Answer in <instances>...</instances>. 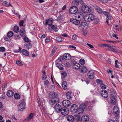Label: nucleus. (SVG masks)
<instances>
[{
    "label": "nucleus",
    "instance_id": "nucleus-30",
    "mask_svg": "<svg viewBox=\"0 0 122 122\" xmlns=\"http://www.w3.org/2000/svg\"><path fill=\"white\" fill-rule=\"evenodd\" d=\"M56 66L60 70H62L63 68V66L61 63H56Z\"/></svg>",
    "mask_w": 122,
    "mask_h": 122
},
{
    "label": "nucleus",
    "instance_id": "nucleus-54",
    "mask_svg": "<svg viewBox=\"0 0 122 122\" xmlns=\"http://www.w3.org/2000/svg\"><path fill=\"white\" fill-rule=\"evenodd\" d=\"M50 41V38L48 37H46L45 40V42L46 43L49 42Z\"/></svg>",
    "mask_w": 122,
    "mask_h": 122
},
{
    "label": "nucleus",
    "instance_id": "nucleus-4",
    "mask_svg": "<svg viewBox=\"0 0 122 122\" xmlns=\"http://www.w3.org/2000/svg\"><path fill=\"white\" fill-rule=\"evenodd\" d=\"M88 27V25L87 23L85 22H81L79 25L78 28L80 30H83L86 29Z\"/></svg>",
    "mask_w": 122,
    "mask_h": 122
},
{
    "label": "nucleus",
    "instance_id": "nucleus-36",
    "mask_svg": "<svg viewBox=\"0 0 122 122\" xmlns=\"http://www.w3.org/2000/svg\"><path fill=\"white\" fill-rule=\"evenodd\" d=\"M7 36L8 37L10 38L13 36V32L10 31L7 34Z\"/></svg>",
    "mask_w": 122,
    "mask_h": 122
},
{
    "label": "nucleus",
    "instance_id": "nucleus-10",
    "mask_svg": "<svg viewBox=\"0 0 122 122\" xmlns=\"http://www.w3.org/2000/svg\"><path fill=\"white\" fill-rule=\"evenodd\" d=\"M62 108L61 106L58 103L56 104L54 106L55 111L57 113L60 112Z\"/></svg>",
    "mask_w": 122,
    "mask_h": 122
},
{
    "label": "nucleus",
    "instance_id": "nucleus-3",
    "mask_svg": "<svg viewBox=\"0 0 122 122\" xmlns=\"http://www.w3.org/2000/svg\"><path fill=\"white\" fill-rule=\"evenodd\" d=\"M82 11L84 13H87L91 11L90 8L87 5H83L81 8Z\"/></svg>",
    "mask_w": 122,
    "mask_h": 122
},
{
    "label": "nucleus",
    "instance_id": "nucleus-38",
    "mask_svg": "<svg viewBox=\"0 0 122 122\" xmlns=\"http://www.w3.org/2000/svg\"><path fill=\"white\" fill-rule=\"evenodd\" d=\"M52 29L54 30V31L56 32L58 30V29L57 26L54 25H52V26H51Z\"/></svg>",
    "mask_w": 122,
    "mask_h": 122
},
{
    "label": "nucleus",
    "instance_id": "nucleus-13",
    "mask_svg": "<svg viewBox=\"0 0 122 122\" xmlns=\"http://www.w3.org/2000/svg\"><path fill=\"white\" fill-rule=\"evenodd\" d=\"M80 72L82 73H85L87 71V69L85 66L82 65L80 66Z\"/></svg>",
    "mask_w": 122,
    "mask_h": 122
},
{
    "label": "nucleus",
    "instance_id": "nucleus-42",
    "mask_svg": "<svg viewBox=\"0 0 122 122\" xmlns=\"http://www.w3.org/2000/svg\"><path fill=\"white\" fill-rule=\"evenodd\" d=\"M56 48H53L50 54L51 56H52L54 55L56 50Z\"/></svg>",
    "mask_w": 122,
    "mask_h": 122
},
{
    "label": "nucleus",
    "instance_id": "nucleus-2",
    "mask_svg": "<svg viewBox=\"0 0 122 122\" xmlns=\"http://www.w3.org/2000/svg\"><path fill=\"white\" fill-rule=\"evenodd\" d=\"M59 101L58 98L51 99L49 100V103L51 107H53Z\"/></svg>",
    "mask_w": 122,
    "mask_h": 122
},
{
    "label": "nucleus",
    "instance_id": "nucleus-32",
    "mask_svg": "<svg viewBox=\"0 0 122 122\" xmlns=\"http://www.w3.org/2000/svg\"><path fill=\"white\" fill-rule=\"evenodd\" d=\"M34 114L33 113H31L27 117L26 120L27 121H29L33 118Z\"/></svg>",
    "mask_w": 122,
    "mask_h": 122
},
{
    "label": "nucleus",
    "instance_id": "nucleus-63",
    "mask_svg": "<svg viewBox=\"0 0 122 122\" xmlns=\"http://www.w3.org/2000/svg\"><path fill=\"white\" fill-rule=\"evenodd\" d=\"M107 18L109 20H111L112 18V17L110 15L107 17Z\"/></svg>",
    "mask_w": 122,
    "mask_h": 122
},
{
    "label": "nucleus",
    "instance_id": "nucleus-62",
    "mask_svg": "<svg viewBox=\"0 0 122 122\" xmlns=\"http://www.w3.org/2000/svg\"><path fill=\"white\" fill-rule=\"evenodd\" d=\"M100 1L103 3H105L107 2L108 0H100Z\"/></svg>",
    "mask_w": 122,
    "mask_h": 122
},
{
    "label": "nucleus",
    "instance_id": "nucleus-41",
    "mask_svg": "<svg viewBox=\"0 0 122 122\" xmlns=\"http://www.w3.org/2000/svg\"><path fill=\"white\" fill-rule=\"evenodd\" d=\"M62 78H64L66 76V72L63 71L61 73Z\"/></svg>",
    "mask_w": 122,
    "mask_h": 122
},
{
    "label": "nucleus",
    "instance_id": "nucleus-26",
    "mask_svg": "<svg viewBox=\"0 0 122 122\" xmlns=\"http://www.w3.org/2000/svg\"><path fill=\"white\" fill-rule=\"evenodd\" d=\"M110 102L111 104L113 105H114V95H111Z\"/></svg>",
    "mask_w": 122,
    "mask_h": 122
},
{
    "label": "nucleus",
    "instance_id": "nucleus-37",
    "mask_svg": "<svg viewBox=\"0 0 122 122\" xmlns=\"http://www.w3.org/2000/svg\"><path fill=\"white\" fill-rule=\"evenodd\" d=\"M14 98L16 99H19L20 98V95L18 93H15L14 95Z\"/></svg>",
    "mask_w": 122,
    "mask_h": 122
},
{
    "label": "nucleus",
    "instance_id": "nucleus-25",
    "mask_svg": "<svg viewBox=\"0 0 122 122\" xmlns=\"http://www.w3.org/2000/svg\"><path fill=\"white\" fill-rule=\"evenodd\" d=\"M74 3L78 6L79 5H81L83 3V1L82 0H74Z\"/></svg>",
    "mask_w": 122,
    "mask_h": 122
},
{
    "label": "nucleus",
    "instance_id": "nucleus-29",
    "mask_svg": "<svg viewBox=\"0 0 122 122\" xmlns=\"http://www.w3.org/2000/svg\"><path fill=\"white\" fill-rule=\"evenodd\" d=\"M14 93L13 91L11 90L8 91L7 93V95L9 97H11L12 96Z\"/></svg>",
    "mask_w": 122,
    "mask_h": 122
},
{
    "label": "nucleus",
    "instance_id": "nucleus-20",
    "mask_svg": "<svg viewBox=\"0 0 122 122\" xmlns=\"http://www.w3.org/2000/svg\"><path fill=\"white\" fill-rule=\"evenodd\" d=\"M81 122H88L89 121V117L86 115H84L81 118Z\"/></svg>",
    "mask_w": 122,
    "mask_h": 122
},
{
    "label": "nucleus",
    "instance_id": "nucleus-34",
    "mask_svg": "<svg viewBox=\"0 0 122 122\" xmlns=\"http://www.w3.org/2000/svg\"><path fill=\"white\" fill-rule=\"evenodd\" d=\"M20 34L22 37H24L25 36V30L23 29H21L20 30Z\"/></svg>",
    "mask_w": 122,
    "mask_h": 122
},
{
    "label": "nucleus",
    "instance_id": "nucleus-28",
    "mask_svg": "<svg viewBox=\"0 0 122 122\" xmlns=\"http://www.w3.org/2000/svg\"><path fill=\"white\" fill-rule=\"evenodd\" d=\"M64 58L66 60H69L71 58L70 55L68 53L65 54L64 55Z\"/></svg>",
    "mask_w": 122,
    "mask_h": 122
},
{
    "label": "nucleus",
    "instance_id": "nucleus-50",
    "mask_svg": "<svg viewBox=\"0 0 122 122\" xmlns=\"http://www.w3.org/2000/svg\"><path fill=\"white\" fill-rule=\"evenodd\" d=\"M115 27H116V30L118 31H119L120 30V25H116Z\"/></svg>",
    "mask_w": 122,
    "mask_h": 122
},
{
    "label": "nucleus",
    "instance_id": "nucleus-18",
    "mask_svg": "<svg viewBox=\"0 0 122 122\" xmlns=\"http://www.w3.org/2000/svg\"><path fill=\"white\" fill-rule=\"evenodd\" d=\"M87 75L89 78L91 79H93L94 77V72L92 71L88 72Z\"/></svg>",
    "mask_w": 122,
    "mask_h": 122
},
{
    "label": "nucleus",
    "instance_id": "nucleus-14",
    "mask_svg": "<svg viewBox=\"0 0 122 122\" xmlns=\"http://www.w3.org/2000/svg\"><path fill=\"white\" fill-rule=\"evenodd\" d=\"M60 112L62 115L66 116L68 114V111L67 109L65 108H62Z\"/></svg>",
    "mask_w": 122,
    "mask_h": 122
},
{
    "label": "nucleus",
    "instance_id": "nucleus-33",
    "mask_svg": "<svg viewBox=\"0 0 122 122\" xmlns=\"http://www.w3.org/2000/svg\"><path fill=\"white\" fill-rule=\"evenodd\" d=\"M21 52L24 55L28 56L29 55V52L25 49L22 50L21 51Z\"/></svg>",
    "mask_w": 122,
    "mask_h": 122
},
{
    "label": "nucleus",
    "instance_id": "nucleus-24",
    "mask_svg": "<svg viewBox=\"0 0 122 122\" xmlns=\"http://www.w3.org/2000/svg\"><path fill=\"white\" fill-rule=\"evenodd\" d=\"M67 120L69 122H73L74 120V117L71 115H68L67 117Z\"/></svg>",
    "mask_w": 122,
    "mask_h": 122
},
{
    "label": "nucleus",
    "instance_id": "nucleus-23",
    "mask_svg": "<svg viewBox=\"0 0 122 122\" xmlns=\"http://www.w3.org/2000/svg\"><path fill=\"white\" fill-rule=\"evenodd\" d=\"M94 7L97 12L101 14L102 13V9L99 7L95 5L94 6Z\"/></svg>",
    "mask_w": 122,
    "mask_h": 122
},
{
    "label": "nucleus",
    "instance_id": "nucleus-5",
    "mask_svg": "<svg viewBox=\"0 0 122 122\" xmlns=\"http://www.w3.org/2000/svg\"><path fill=\"white\" fill-rule=\"evenodd\" d=\"M78 110V106L76 104H73L71 106L70 109L72 113H74L77 112Z\"/></svg>",
    "mask_w": 122,
    "mask_h": 122
},
{
    "label": "nucleus",
    "instance_id": "nucleus-61",
    "mask_svg": "<svg viewBox=\"0 0 122 122\" xmlns=\"http://www.w3.org/2000/svg\"><path fill=\"white\" fill-rule=\"evenodd\" d=\"M86 45L88 46L89 47L92 48H94L93 46L91 44L88 43H87Z\"/></svg>",
    "mask_w": 122,
    "mask_h": 122
},
{
    "label": "nucleus",
    "instance_id": "nucleus-7",
    "mask_svg": "<svg viewBox=\"0 0 122 122\" xmlns=\"http://www.w3.org/2000/svg\"><path fill=\"white\" fill-rule=\"evenodd\" d=\"M86 107V104L85 103H82L80 105L79 107V110L78 111V114H81L83 112L84 110Z\"/></svg>",
    "mask_w": 122,
    "mask_h": 122
},
{
    "label": "nucleus",
    "instance_id": "nucleus-39",
    "mask_svg": "<svg viewBox=\"0 0 122 122\" xmlns=\"http://www.w3.org/2000/svg\"><path fill=\"white\" fill-rule=\"evenodd\" d=\"M14 30L15 32H18L19 30L18 26L17 25L15 26L14 28Z\"/></svg>",
    "mask_w": 122,
    "mask_h": 122
},
{
    "label": "nucleus",
    "instance_id": "nucleus-6",
    "mask_svg": "<svg viewBox=\"0 0 122 122\" xmlns=\"http://www.w3.org/2000/svg\"><path fill=\"white\" fill-rule=\"evenodd\" d=\"M94 17V15L92 14H90L86 16L84 19L86 21L90 22L93 20Z\"/></svg>",
    "mask_w": 122,
    "mask_h": 122
},
{
    "label": "nucleus",
    "instance_id": "nucleus-22",
    "mask_svg": "<svg viewBox=\"0 0 122 122\" xmlns=\"http://www.w3.org/2000/svg\"><path fill=\"white\" fill-rule=\"evenodd\" d=\"M80 65L77 62L74 63L73 65V68L75 70H78L80 69Z\"/></svg>",
    "mask_w": 122,
    "mask_h": 122
},
{
    "label": "nucleus",
    "instance_id": "nucleus-31",
    "mask_svg": "<svg viewBox=\"0 0 122 122\" xmlns=\"http://www.w3.org/2000/svg\"><path fill=\"white\" fill-rule=\"evenodd\" d=\"M62 86L64 90H66L67 88V83L66 81H64L62 84Z\"/></svg>",
    "mask_w": 122,
    "mask_h": 122
},
{
    "label": "nucleus",
    "instance_id": "nucleus-53",
    "mask_svg": "<svg viewBox=\"0 0 122 122\" xmlns=\"http://www.w3.org/2000/svg\"><path fill=\"white\" fill-rule=\"evenodd\" d=\"M5 51V48L3 47H0V51L1 52H4Z\"/></svg>",
    "mask_w": 122,
    "mask_h": 122
},
{
    "label": "nucleus",
    "instance_id": "nucleus-11",
    "mask_svg": "<svg viewBox=\"0 0 122 122\" xmlns=\"http://www.w3.org/2000/svg\"><path fill=\"white\" fill-rule=\"evenodd\" d=\"M25 103L24 102L20 103L18 106V108L20 111H22L25 109Z\"/></svg>",
    "mask_w": 122,
    "mask_h": 122
},
{
    "label": "nucleus",
    "instance_id": "nucleus-51",
    "mask_svg": "<svg viewBox=\"0 0 122 122\" xmlns=\"http://www.w3.org/2000/svg\"><path fill=\"white\" fill-rule=\"evenodd\" d=\"M93 20L94 23L95 24H97L99 21V20L98 19L95 18H94V20Z\"/></svg>",
    "mask_w": 122,
    "mask_h": 122
},
{
    "label": "nucleus",
    "instance_id": "nucleus-44",
    "mask_svg": "<svg viewBox=\"0 0 122 122\" xmlns=\"http://www.w3.org/2000/svg\"><path fill=\"white\" fill-rule=\"evenodd\" d=\"M97 82L98 84H100V85L103 83L102 80L99 79L97 80Z\"/></svg>",
    "mask_w": 122,
    "mask_h": 122
},
{
    "label": "nucleus",
    "instance_id": "nucleus-64",
    "mask_svg": "<svg viewBox=\"0 0 122 122\" xmlns=\"http://www.w3.org/2000/svg\"><path fill=\"white\" fill-rule=\"evenodd\" d=\"M108 122H114V120L112 119H109L108 121Z\"/></svg>",
    "mask_w": 122,
    "mask_h": 122
},
{
    "label": "nucleus",
    "instance_id": "nucleus-15",
    "mask_svg": "<svg viewBox=\"0 0 122 122\" xmlns=\"http://www.w3.org/2000/svg\"><path fill=\"white\" fill-rule=\"evenodd\" d=\"M63 105L66 107H67L69 106L71 104L70 101L68 100H64L62 102Z\"/></svg>",
    "mask_w": 122,
    "mask_h": 122
},
{
    "label": "nucleus",
    "instance_id": "nucleus-16",
    "mask_svg": "<svg viewBox=\"0 0 122 122\" xmlns=\"http://www.w3.org/2000/svg\"><path fill=\"white\" fill-rule=\"evenodd\" d=\"M53 22V19L50 18L48 20H46L45 24L46 25H48L50 26H51Z\"/></svg>",
    "mask_w": 122,
    "mask_h": 122
},
{
    "label": "nucleus",
    "instance_id": "nucleus-55",
    "mask_svg": "<svg viewBox=\"0 0 122 122\" xmlns=\"http://www.w3.org/2000/svg\"><path fill=\"white\" fill-rule=\"evenodd\" d=\"M77 36L76 35H74L72 36V39L74 40H76L77 39Z\"/></svg>",
    "mask_w": 122,
    "mask_h": 122
},
{
    "label": "nucleus",
    "instance_id": "nucleus-17",
    "mask_svg": "<svg viewBox=\"0 0 122 122\" xmlns=\"http://www.w3.org/2000/svg\"><path fill=\"white\" fill-rule=\"evenodd\" d=\"M101 94L102 96L103 97L106 98L108 96V94L107 92L105 90H103L101 92Z\"/></svg>",
    "mask_w": 122,
    "mask_h": 122
},
{
    "label": "nucleus",
    "instance_id": "nucleus-43",
    "mask_svg": "<svg viewBox=\"0 0 122 122\" xmlns=\"http://www.w3.org/2000/svg\"><path fill=\"white\" fill-rule=\"evenodd\" d=\"M24 41L27 43L30 42V40L27 37H25L23 39Z\"/></svg>",
    "mask_w": 122,
    "mask_h": 122
},
{
    "label": "nucleus",
    "instance_id": "nucleus-59",
    "mask_svg": "<svg viewBox=\"0 0 122 122\" xmlns=\"http://www.w3.org/2000/svg\"><path fill=\"white\" fill-rule=\"evenodd\" d=\"M7 85L6 84H5L2 87V89L3 90H5V88L6 87Z\"/></svg>",
    "mask_w": 122,
    "mask_h": 122
},
{
    "label": "nucleus",
    "instance_id": "nucleus-58",
    "mask_svg": "<svg viewBox=\"0 0 122 122\" xmlns=\"http://www.w3.org/2000/svg\"><path fill=\"white\" fill-rule=\"evenodd\" d=\"M47 78V76L46 75H43L42 76V80H43L44 79H46V78Z\"/></svg>",
    "mask_w": 122,
    "mask_h": 122
},
{
    "label": "nucleus",
    "instance_id": "nucleus-45",
    "mask_svg": "<svg viewBox=\"0 0 122 122\" xmlns=\"http://www.w3.org/2000/svg\"><path fill=\"white\" fill-rule=\"evenodd\" d=\"M56 40L58 41L61 42L62 41L63 39L61 37L58 36L56 38Z\"/></svg>",
    "mask_w": 122,
    "mask_h": 122
},
{
    "label": "nucleus",
    "instance_id": "nucleus-21",
    "mask_svg": "<svg viewBox=\"0 0 122 122\" xmlns=\"http://www.w3.org/2000/svg\"><path fill=\"white\" fill-rule=\"evenodd\" d=\"M74 19H71L70 20V21L72 23L76 25H78L80 23L79 20Z\"/></svg>",
    "mask_w": 122,
    "mask_h": 122
},
{
    "label": "nucleus",
    "instance_id": "nucleus-48",
    "mask_svg": "<svg viewBox=\"0 0 122 122\" xmlns=\"http://www.w3.org/2000/svg\"><path fill=\"white\" fill-rule=\"evenodd\" d=\"M79 63L81 65H84L85 63V61L83 59H81L79 60Z\"/></svg>",
    "mask_w": 122,
    "mask_h": 122
},
{
    "label": "nucleus",
    "instance_id": "nucleus-60",
    "mask_svg": "<svg viewBox=\"0 0 122 122\" xmlns=\"http://www.w3.org/2000/svg\"><path fill=\"white\" fill-rule=\"evenodd\" d=\"M119 64H120V63H115V67L117 68H118L119 67Z\"/></svg>",
    "mask_w": 122,
    "mask_h": 122
},
{
    "label": "nucleus",
    "instance_id": "nucleus-8",
    "mask_svg": "<svg viewBox=\"0 0 122 122\" xmlns=\"http://www.w3.org/2000/svg\"><path fill=\"white\" fill-rule=\"evenodd\" d=\"M114 45H112L109 44H104V47H108L109 48L106 49V50L107 51H111L114 52Z\"/></svg>",
    "mask_w": 122,
    "mask_h": 122
},
{
    "label": "nucleus",
    "instance_id": "nucleus-35",
    "mask_svg": "<svg viewBox=\"0 0 122 122\" xmlns=\"http://www.w3.org/2000/svg\"><path fill=\"white\" fill-rule=\"evenodd\" d=\"M25 45L26 46L27 49H29L31 48L32 46L30 42L26 43L25 44Z\"/></svg>",
    "mask_w": 122,
    "mask_h": 122
},
{
    "label": "nucleus",
    "instance_id": "nucleus-46",
    "mask_svg": "<svg viewBox=\"0 0 122 122\" xmlns=\"http://www.w3.org/2000/svg\"><path fill=\"white\" fill-rule=\"evenodd\" d=\"M16 64L20 66H21L23 65L22 62L18 60L16 62Z\"/></svg>",
    "mask_w": 122,
    "mask_h": 122
},
{
    "label": "nucleus",
    "instance_id": "nucleus-47",
    "mask_svg": "<svg viewBox=\"0 0 122 122\" xmlns=\"http://www.w3.org/2000/svg\"><path fill=\"white\" fill-rule=\"evenodd\" d=\"M63 19L62 16H58L56 20L59 22L61 21Z\"/></svg>",
    "mask_w": 122,
    "mask_h": 122
},
{
    "label": "nucleus",
    "instance_id": "nucleus-12",
    "mask_svg": "<svg viewBox=\"0 0 122 122\" xmlns=\"http://www.w3.org/2000/svg\"><path fill=\"white\" fill-rule=\"evenodd\" d=\"M57 97V94L55 93L53 91L49 93V97L51 99H56L58 98Z\"/></svg>",
    "mask_w": 122,
    "mask_h": 122
},
{
    "label": "nucleus",
    "instance_id": "nucleus-1",
    "mask_svg": "<svg viewBox=\"0 0 122 122\" xmlns=\"http://www.w3.org/2000/svg\"><path fill=\"white\" fill-rule=\"evenodd\" d=\"M118 99L117 97H115V116L116 120H115V122H119V117L120 111L118 108L117 104V101Z\"/></svg>",
    "mask_w": 122,
    "mask_h": 122
},
{
    "label": "nucleus",
    "instance_id": "nucleus-9",
    "mask_svg": "<svg viewBox=\"0 0 122 122\" xmlns=\"http://www.w3.org/2000/svg\"><path fill=\"white\" fill-rule=\"evenodd\" d=\"M78 11V8L75 6L71 7L69 9L70 12L72 14H75Z\"/></svg>",
    "mask_w": 122,
    "mask_h": 122
},
{
    "label": "nucleus",
    "instance_id": "nucleus-52",
    "mask_svg": "<svg viewBox=\"0 0 122 122\" xmlns=\"http://www.w3.org/2000/svg\"><path fill=\"white\" fill-rule=\"evenodd\" d=\"M7 2L6 1H4L2 3L3 5L6 7H9Z\"/></svg>",
    "mask_w": 122,
    "mask_h": 122
},
{
    "label": "nucleus",
    "instance_id": "nucleus-57",
    "mask_svg": "<svg viewBox=\"0 0 122 122\" xmlns=\"http://www.w3.org/2000/svg\"><path fill=\"white\" fill-rule=\"evenodd\" d=\"M103 13L104 15H105L107 17L109 15V13L108 12H103Z\"/></svg>",
    "mask_w": 122,
    "mask_h": 122
},
{
    "label": "nucleus",
    "instance_id": "nucleus-27",
    "mask_svg": "<svg viewBox=\"0 0 122 122\" xmlns=\"http://www.w3.org/2000/svg\"><path fill=\"white\" fill-rule=\"evenodd\" d=\"M72 94L70 92H67L66 93V96L68 99H70L72 98Z\"/></svg>",
    "mask_w": 122,
    "mask_h": 122
},
{
    "label": "nucleus",
    "instance_id": "nucleus-49",
    "mask_svg": "<svg viewBox=\"0 0 122 122\" xmlns=\"http://www.w3.org/2000/svg\"><path fill=\"white\" fill-rule=\"evenodd\" d=\"M101 88L102 89H105L107 87L106 85H105L103 83L100 86Z\"/></svg>",
    "mask_w": 122,
    "mask_h": 122
},
{
    "label": "nucleus",
    "instance_id": "nucleus-56",
    "mask_svg": "<svg viewBox=\"0 0 122 122\" xmlns=\"http://www.w3.org/2000/svg\"><path fill=\"white\" fill-rule=\"evenodd\" d=\"M24 22V21L23 20L20 21L19 22V25L20 26H23V24Z\"/></svg>",
    "mask_w": 122,
    "mask_h": 122
},
{
    "label": "nucleus",
    "instance_id": "nucleus-40",
    "mask_svg": "<svg viewBox=\"0 0 122 122\" xmlns=\"http://www.w3.org/2000/svg\"><path fill=\"white\" fill-rule=\"evenodd\" d=\"M44 85L45 86L47 87H48L49 85V81L47 80H46L44 81Z\"/></svg>",
    "mask_w": 122,
    "mask_h": 122
},
{
    "label": "nucleus",
    "instance_id": "nucleus-19",
    "mask_svg": "<svg viewBox=\"0 0 122 122\" xmlns=\"http://www.w3.org/2000/svg\"><path fill=\"white\" fill-rule=\"evenodd\" d=\"M83 14L81 12H77L75 13V17L76 19H79L80 18L81 16H82Z\"/></svg>",
    "mask_w": 122,
    "mask_h": 122
}]
</instances>
